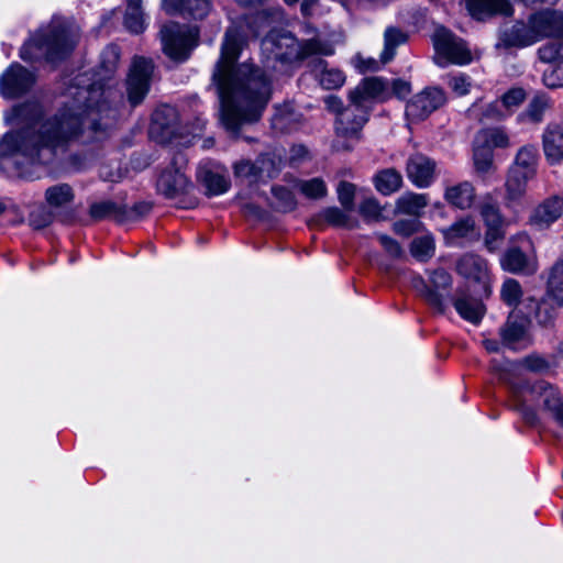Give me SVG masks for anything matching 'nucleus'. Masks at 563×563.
<instances>
[{
    "instance_id": "1",
    "label": "nucleus",
    "mask_w": 563,
    "mask_h": 563,
    "mask_svg": "<svg viewBox=\"0 0 563 563\" xmlns=\"http://www.w3.org/2000/svg\"><path fill=\"white\" fill-rule=\"evenodd\" d=\"M77 76L64 96L58 111L41 122L43 110L37 102L14 107L5 113L8 124H26L25 129L9 132L0 141V159L15 164H48L71 144L88 145L108 137L118 119L113 104L114 90L101 85H85Z\"/></svg>"
},
{
    "instance_id": "2",
    "label": "nucleus",
    "mask_w": 563,
    "mask_h": 563,
    "mask_svg": "<svg viewBox=\"0 0 563 563\" xmlns=\"http://www.w3.org/2000/svg\"><path fill=\"white\" fill-rule=\"evenodd\" d=\"M244 44L241 32L229 27L212 74L221 103V122L232 133L261 118L272 92L271 79L262 68L250 62L235 66Z\"/></svg>"
},
{
    "instance_id": "3",
    "label": "nucleus",
    "mask_w": 563,
    "mask_h": 563,
    "mask_svg": "<svg viewBox=\"0 0 563 563\" xmlns=\"http://www.w3.org/2000/svg\"><path fill=\"white\" fill-rule=\"evenodd\" d=\"M80 38V30L74 22L54 18L51 23L41 27L20 51L25 62L45 58L55 62L66 57L75 48Z\"/></svg>"
},
{
    "instance_id": "4",
    "label": "nucleus",
    "mask_w": 563,
    "mask_h": 563,
    "mask_svg": "<svg viewBox=\"0 0 563 563\" xmlns=\"http://www.w3.org/2000/svg\"><path fill=\"white\" fill-rule=\"evenodd\" d=\"M512 399L515 409L521 413L528 424H537L538 415L531 402L540 401L554 421L563 427V398L551 384L544 380H538L532 385L522 384L514 388Z\"/></svg>"
},
{
    "instance_id": "5",
    "label": "nucleus",
    "mask_w": 563,
    "mask_h": 563,
    "mask_svg": "<svg viewBox=\"0 0 563 563\" xmlns=\"http://www.w3.org/2000/svg\"><path fill=\"white\" fill-rule=\"evenodd\" d=\"M261 48L267 59H274L282 63H290L303 59L311 55L329 56L334 53V47L328 41L311 38L305 42H298L290 33L269 32L262 41Z\"/></svg>"
},
{
    "instance_id": "6",
    "label": "nucleus",
    "mask_w": 563,
    "mask_h": 563,
    "mask_svg": "<svg viewBox=\"0 0 563 563\" xmlns=\"http://www.w3.org/2000/svg\"><path fill=\"white\" fill-rule=\"evenodd\" d=\"M325 104L328 110L336 115L333 150L336 152L351 151L361 140L362 130L366 123V112L351 101L349 106L343 107L342 100L336 96H329L325 99Z\"/></svg>"
},
{
    "instance_id": "7",
    "label": "nucleus",
    "mask_w": 563,
    "mask_h": 563,
    "mask_svg": "<svg viewBox=\"0 0 563 563\" xmlns=\"http://www.w3.org/2000/svg\"><path fill=\"white\" fill-rule=\"evenodd\" d=\"M539 164V151L536 145L521 146L508 169L506 179L507 203L519 201L527 191L528 183L534 178Z\"/></svg>"
},
{
    "instance_id": "8",
    "label": "nucleus",
    "mask_w": 563,
    "mask_h": 563,
    "mask_svg": "<svg viewBox=\"0 0 563 563\" xmlns=\"http://www.w3.org/2000/svg\"><path fill=\"white\" fill-rule=\"evenodd\" d=\"M452 276L443 268L430 273L428 280L417 277L412 286L418 295L437 312L444 313L451 295Z\"/></svg>"
},
{
    "instance_id": "9",
    "label": "nucleus",
    "mask_w": 563,
    "mask_h": 563,
    "mask_svg": "<svg viewBox=\"0 0 563 563\" xmlns=\"http://www.w3.org/2000/svg\"><path fill=\"white\" fill-rule=\"evenodd\" d=\"M198 30L175 22L164 24L161 29V41L164 53L174 60H186L197 45Z\"/></svg>"
},
{
    "instance_id": "10",
    "label": "nucleus",
    "mask_w": 563,
    "mask_h": 563,
    "mask_svg": "<svg viewBox=\"0 0 563 563\" xmlns=\"http://www.w3.org/2000/svg\"><path fill=\"white\" fill-rule=\"evenodd\" d=\"M433 46L440 65L448 63L464 65L472 60L471 52L464 41L443 26L438 27L433 34Z\"/></svg>"
},
{
    "instance_id": "11",
    "label": "nucleus",
    "mask_w": 563,
    "mask_h": 563,
    "mask_svg": "<svg viewBox=\"0 0 563 563\" xmlns=\"http://www.w3.org/2000/svg\"><path fill=\"white\" fill-rule=\"evenodd\" d=\"M455 269L460 276L471 282L474 288H479L481 296L492 295L493 276L486 260L474 253H466L456 261Z\"/></svg>"
},
{
    "instance_id": "12",
    "label": "nucleus",
    "mask_w": 563,
    "mask_h": 563,
    "mask_svg": "<svg viewBox=\"0 0 563 563\" xmlns=\"http://www.w3.org/2000/svg\"><path fill=\"white\" fill-rule=\"evenodd\" d=\"M153 63L144 57H135L125 82L126 99L131 107L143 102L150 91Z\"/></svg>"
},
{
    "instance_id": "13",
    "label": "nucleus",
    "mask_w": 563,
    "mask_h": 563,
    "mask_svg": "<svg viewBox=\"0 0 563 563\" xmlns=\"http://www.w3.org/2000/svg\"><path fill=\"white\" fill-rule=\"evenodd\" d=\"M485 298V296H481L479 288H474L473 294H471L467 286H460L456 288L450 302L462 319L477 324L482 321L486 311L483 303Z\"/></svg>"
},
{
    "instance_id": "14",
    "label": "nucleus",
    "mask_w": 563,
    "mask_h": 563,
    "mask_svg": "<svg viewBox=\"0 0 563 563\" xmlns=\"http://www.w3.org/2000/svg\"><path fill=\"white\" fill-rule=\"evenodd\" d=\"M35 82V76L19 63L11 64L0 76V95L5 99L19 98Z\"/></svg>"
},
{
    "instance_id": "15",
    "label": "nucleus",
    "mask_w": 563,
    "mask_h": 563,
    "mask_svg": "<svg viewBox=\"0 0 563 563\" xmlns=\"http://www.w3.org/2000/svg\"><path fill=\"white\" fill-rule=\"evenodd\" d=\"M388 96V82L383 78L369 77L363 79L349 93L351 102L366 112V121L369 117L371 103L375 99H385Z\"/></svg>"
},
{
    "instance_id": "16",
    "label": "nucleus",
    "mask_w": 563,
    "mask_h": 563,
    "mask_svg": "<svg viewBox=\"0 0 563 563\" xmlns=\"http://www.w3.org/2000/svg\"><path fill=\"white\" fill-rule=\"evenodd\" d=\"M500 266L505 272L531 276L539 268L534 249H506L500 256Z\"/></svg>"
},
{
    "instance_id": "17",
    "label": "nucleus",
    "mask_w": 563,
    "mask_h": 563,
    "mask_svg": "<svg viewBox=\"0 0 563 563\" xmlns=\"http://www.w3.org/2000/svg\"><path fill=\"white\" fill-rule=\"evenodd\" d=\"M445 102V95L439 88H427L417 93L406 106V115L411 121L428 118Z\"/></svg>"
},
{
    "instance_id": "18",
    "label": "nucleus",
    "mask_w": 563,
    "mask_h": 563,
    "mask_svg": "<svg viewBox=\"0 0 563 563\" xmlns=\"http://www.w3.org/2000/svg\"><path fill=\"white\" fill-rule=\"evenodd\" d=\"M45 202L59 214V221L71 223L76 218V211L70 208L75 199V192L68 184L49 186L44 194Z\"/></svg>"
},
{
    "instance_id": "19",
    "label": "nucleus",
    "mask_w": 563,
    "mask_h": 563,
    "mask_svg": "<svg viewBox=\"0 0 563 563\" xmlns=\"http://www.w3.org/2000/svg\"><path fill=\"white\" fill-rule=\"evenodd\" d=\"M179 158H175L174 163L164 169L158 176L156 187L161 195L167 199H175L189 192L191 187L185 173L180 170V167L175 165Z\"/></svg>"
},
{
    "instance_id": "20",
    "label": "nucleus",
    "mask_w": 563,
    "mask_h": 563,
    "mask_svg": "<svg viewBox=\"0 0 563 563\" xmlns=\"http://www.w3.org/2000/svg\"><path fill=\"white\" fill-rule=\"evenodd\" d=\"M434 161L428 156L416 153L409 156L406 164L408 179L418 188H428L435 178Z\"/></svg>"
},
{
    "instance_id": "21",
    "label": "nucleus",
    "mask_w": 563,
    "mask_h": 563,
    "mask_svg": "<svg viewBox=\"0 0 563 563\" xmlns=\"http://www.w3.org/2000/svg\"><path fill=\"white\" fill-rule=\"evenodd\" d=\"M479 214L486 225V244L501 241L505 235L506 220L498 203L490 198L485 200L479 207Z\"/></svg>"
},
{
    "instance_id": "22",
    "label": "nucleus",
    "mask_w": 563,
    "mask_h": 563,
    "mask_svg": "<svg viewBox=\"0 0 563 563\" xmlns=\"http://www.w3.org/2000/svg\"><path fill=\"white\" fill-rule=\"evenodd\" d=\"M163 10L170 15L203 19L211 10L210 0H162Z\"/></svg>"
},
{
    "instance_id": "23",
    "label": "nucleus",
    "mask_w": 563,
    "mask_h": 563,
    "mask_svg": "<svg viewBox=\"0 0 563 563\" xmlns=\"http://www.w3.org/2000/svg\"><path fill=\"white\" fill-rule=\"evenodd\" d=\"M444 240L449 244L459 242H475L481 236V229L471 216H465L441 230Z\"/></svg>"
},
{
    "instance_id": "24",
    "label": "nucleus",
    "mask_w": 563,
    "mask_h": 563,
    "mask_svg": "<svg viewBox=\"0 0 563 563\" xmlns=\"http://www.w3.org/2000/svg\"><path fill=\"white\" fill-rule=\"evenodd\" d=\"M233 172L235 177L256 181L263 176H274V162L268 155H261L255 162L241 159L233 165Z\"/></svg>"
},
{
    "instance_id": "25",
    "label": "nucleus",
    "mask_w": 563,
    "mask_h": 563,
    "mask_svg": "<svg viewBox=\"0 0 563 563\" xmlns=\"http://www.w3.org/2000/svg\"><path fill=\"white\" fill-rule=\"evenodd\" d=\"M542 147L544 156L550 164H558L563 159V125L549 123L542 133Z\"/></svg>"
},
{
    "instance_id": "26",
    "label": "nucleus",
    "mask_w": 563,
    "mask_h": 563,
    "mask_svg": "<svg viewBox=\"0 0 563 563\" xmlns=\"http://www.w3.org/2000/svg\"><path fill=\"white\" fill-rule=\"evenodd\" d=\"M394 232L402 238L415 235L411 246H434L433 235L417 219H400L393 224Z\"/></svg>"
},
{
    "instance_id": "27",
    "label": "nucleus",
    "mask_w": 563,
    "mask_h": 563,
    "mask_svg": "<svg viewBox=\"0 0 563 563\" xmlns=\"http://www.w3.org/2000/svg\"><path fill=\"white\" fill-rule=\"evenodd\" d=\"M533 43H536V35L530 23L527 25L522 22H517L501 30L499 35V44L505 47H523Z\"/></svg>"
},
{
    "instance_id": "28",
    "label": "nucleus",
    "mask_w": 563,
    "mask_h": 563,
    "mask_svg": "<svg viewBox=\"0 0 563 563\" xmlns=\"http://www.w3.org/2000/svg\"><path fill=\"white\" fill-rule=\"evenodd\" d=\"M470 14L483 20L494 14L510 15L512 9L507 0H465Z\"/></svg>"
},
{
    "instance_id": "29",
    "label": "nucleus",
    "mask_w": 563,
    "mask_h": 563,
    "mask_svg": "<svg viewBox=\"0 0 563 563\" xmlns=\"http://www.w3.org/2000/svg\"><path fill=\"white\" fill-rule=\"evenodd\" d=\"M532 32L536 35V42L541 37L559 33L562 27L560 15L553 11H541L534 13L529 19Z\"/></svg>"
},
{
    "instance_id": "30",
    "label": "nucleus",
    "mask_w": 563,
    "mask_h": 563,
    "mask_svg": "<svg viewBox=\"0 0 563 563\" xmlns=\"http://www.w3.org/2000/svg\"><path fill=\"white\" fill-rule=\"evenodd\" d=\"M563 214V199L552 196L540 203L531 216V222L540 228L549 227Z\"/></svg>"
},
{
    "instance_id": "31",
    "label": "nucleus",
    "mask_w": 563,
    "mask_h": 563,
    "mask_svg": "<svg viewBox=\"0 0 563 563\" xmlns=\"http://www.w3.org/2000/svg\"><path fill=\"white\" fill-rule=\"evenodd\" d=\"M553 101L545 92H537L526 109L519 114L521 122L539 124L543 121L545 112L552 108Z\"/></svg>"
},
{
    "instance_id": "32",
    "label": "nucleus",
    "mask_w": 563,
    "mask_h": 563,
    "mask_svg": "<svg viewBox=\"0 0 563 563\" xmlns=\"http://www.w3.org/2000/svg\"><path fill=\"white\" fill-rule=\"evenodd\" d=\"M526 333L527 320L514 314L508 317L506 323L499 330L503 343L514 350L525 340Z\"/></svg>"
},
{
    "instance_id": "33",
    "label": "nucleus",
    "mask_w": 563,
    "mask_h": 563,
    "mask_svg": "<svg viewBox=\"0 0 563 563\" xmlns=\"http://www.w3.org/2000/svg\"><path fill=\"white\" fill-rule=\"evenodd\" d=\"M444 199L459 209H468L475 199V189L470 181L449 186L444 191Z\"/></svg>"
},
{
    "instance_id": "34",
    "label": "nucleus",
    "mask_w": 563,
    "mask_h": 563,
    "mask_svg": "<svg viewBox=\"0 0 563 563\" xmlns=\"http://www.w3.org/2000/svg\"><path fill=\"white\" fill-rule=\"evenodd\" d=\"M428 205L429 196L427 194L408 191L396 200V211L402 214L419 217Z\"/></svg>"
},
{
    "instance_id": "35",
    "label": "nucleus",
    "mask_w": 563,
    "mask_h": 563,
    "mask_svg": "<svg viewBox=\"0 0 563 563\" xmlns=\"http://www.w3.org/2000/svg\"><path fill=\"white\" fill-rule=\"evenodd\" d=\"M318 218L338 228L353 229L358 225V221L352 216V211L344 208L328 207L318 214Z\"/></svg>"
},
{
    "instance_id": "36",
    "label": "nucleus",
    "mask_w": 563,
    "mask_h": 563,
    "mask_svg": "<svg viewBox=\"0 0 563 563\" xmlns=\"http://www.w3.org/2000/svg\"><path fill=\"white\" fill-rule=\"evenodd\" d=\"M176 110L172 107L157 109L152 118L151 132L161 131L162 139L167 140L175 132Z\"/></svg>"
},
{
    "instance_id": "37",
    "label": "nucleus",
    "mask_w": 563,
    "mask_h": 563,
    "mask_svg": "<svg viewBox=\"0 0 563 563\" xmlns=\"http://www.w3.org/2000/svg\"><path fill=\"white\" fill-rule=\"evenodd\" d=\"M301 120V115L297 113L291 104L276 107L272 118V125L280 132H290L297 128Z\"/></svg>"
},
{
    "instance_id": "38",
    "label": "nucleus",
    "mask_w": 563,
    "mask_h": 563,
    "mask_svg": "<svg viewBox=\"0 0 563 563\" xmlns=\"http://www.w3.org/2000/svg\"><path fill=\"white\" fill-rule=\"evenodd\" d=\"M374 183L380 194L388 196L400 189L402 186V176L395 168H386L375 175Z\"/></svg>"
},
{
    "instance_id": "39",
    "label": "nucleus",
    "mask_w": 563,
    "mask_h": 563,
    "mask_svg": "<svg viewBox=\"0 0 563 563\" xmlns=\"http://www.w3.org/2000/svg\"><path fill=\"white\" fill-rule=\"evenodd\" d=\"M197 176L206 187L208 195H221L230 188V181L224 176L211 170L200 168Z\"/></svg>"
},
{
    "instance_id": "40",
    "label": "nucleus",
    "mask_w": 563,
    "mask_h": 563,
    "mask_svg": "<svg viewBox=\"0 0 563 563\" xmlns=\"http://www.w3.org/2000/svg\"><path fill=\"white\" fill-rule=\"evenodd\" d=\"M547 295L553 298L558 306H563V261H558L550 271Z\"/></svg>"
},
{
    "instance_id": "41",
    "label": "nucleus",
    "mask_w": 563,
    "mask_h": 563,
    "mask_svg": "<svg viewBox=\"0 0 563 563\" xmlns=\"http://www.w3.org/2000/svg\"><path fill=\"white\" fill-rule=\"evenodd\" d=\"M296 189L307 199L321 200L328 195V187L320 177L300 179L296 183Z\"/></svg>"
},
{
    "instance_id": "42",
    "label": "nucleus",
    "mask_w": 563,
    "mask_h": 563,
    "mask_svg": "<svg viewBox=\"0 0 563 563\" xmlns=\"http://www.w3.org/2000/svg\"><path fill=\"white\" fill-rule=\"evenodd\" d=\"M89 216L95 221L106 219L123 220V213L120 207L110 200H101L91 203L89 207Z\"/></svg>"
},
{
    "instance_id": "43",
    "label": "nucleus",
    "mask_w": 563,
    "mask_h": 563,
    "mask_svg": "<svg viewBox=\"0 0 563 563\" xmlns=\"http://www.w3.org/2000/svg\"><path fill=\"white\" fill-rule=\"evenodd\" d=\"M407 41V35L399 29L389 26L384 33V49L382 52V62H390L396 53V48Z\"/></svg>"
},
{
    "instance_id": "44",
    "label": "nucleus",
    "mask_w": 563,
    "mask_h": 563,
    "mask_svg": "<svg viewBox=\"0 0 563 563\" xmlns=\"http://www.w3.org/2000/svg\"><path fill=\"white\" fill-rule=\"evenodd\" d=\"M142 0H128L126 12L124 16V25L126 29L135 34H139L145 29V18L141 9Z\"/></svg>"
},
{
    "instance_id": "45",
    "label": "nucleus",
    "mask_w": 563,
    "mask_h": 563,
    "mask_svg": "<svg viewBox=\"0 0 563 563\" xmlns=\"http://www.w3.org/2000/svg\"><path fill=\"white\" fill-rule=\"evenodd\" d=\"M475 142L476 144L484 145L490 151H493L495 147H508L510 143L506 132L498 128L482 130L478 132Z\"/></svg>"
},
{
    "instance_id": "46",
    "label": "nucleus",
    "mask_w": 563,
    "mask_h": 563,
    "mask_svg": "<svg viewBox=\"0 0 563 563\" xmlns=\"http://www.w3.org/2000/svg\"><path fill=\"white\" fill-rule=\"evenodd\" d=\"M272 206L279 212H291L297 207V200L288 188L274 186L272 188Z\"/></svg>"
},
{
    "instance_id": "47",
    "label": "nucleus",
    "mask_w": 563,
    "mask_h": 563,
    "mask_svg": "<svg viewBox=\"0 0 563 563\" xmlns=\"http://www.w3.org/2000/svg\"><path fill=\"white\" fill-rule=\"evenodd\" d=\"M56 219L59 220V214H57L47 203L34 207L29 216L30 224L34 229L45 228Z\"/></svg>"
},
{
    "instance_id": "48",
    "label": "nucleus",
    "mask_w": 563,
    "mask_h": 563,
    "mask_svg": "<svg viewBox=\"0 0 563 563\" xmlns=\"http://www.w3.org/2000/svg\"><path fill=\"white\" fill-rule=\"evenodd\" d=\"M522 294L520 283L514 278H507L501 285L500 298L509 307L516 308L521 301Z\"/></svg>"
},
{
    "instance_id": "49",
    "label": "nucleus",
    "mask_w": 563,
    "mask_h": 563,
    "mask_svg": "<svg viewBox=\"0 0 563 563\" xmlns=\"http://www.w3.org/2000/svg\"><path fill=\"white\" fill-rule=\"evenodd\" d=\"M471 111L483 123L500 121L508 117V111L504 109V107L499 100H495V101L486 104L482 109L481 113H477V108H473Z\"/></svg>"
},
{
    "instance_id": "50",
    "label": "nucleus",
    "mask_w": 563,
    "mask_h": 563,
    "mask_svg": "<svg viewBox=\"0 0 563 563\" xmlns=\"http://www.w3.org/2000/svg\"><path fill=\"white\" fill-rule=\"evenodd\" d=\"M539 57L550 65L563 64V41H552L541 46Z\"/></svg>"
},
{
    "instance_id": "51",
    "label": "nucleus",
    "mask_w": 563,
    "mask_h": 563,
    "mask_svg": "<svg viewBox=\"0 0 563 563\" xmlns=\"http://www.w3.org/2000/svg\"><path fill=\"white\" fill-rule=\"evenodd\" d=\"M358 213L366 222L383 219V208L374 197L365 198L358 206Z\"/></svg>"
},
{
    "instance_id": "52",
    "label": "nucleus",
    "mask_w": 563,
    "mask_h": 563,
    "mask_svg": "<svg viewBox=\"0 0 563 563\" xmlns=\"http://www.w3.org/2000/svg\"><path fill=\"white\" fill-rule=\"evenodd\" d=\"M553 298L545 295V297L538 302L536 308V319L538 323L542 325H549L552 323L556 316V308L553 305Z\"/></svg>"
},
{
    "instance_id": "53",
    "label": "nucleus",
    "mask_w": 563,
    "mask_h": 563,
    "mask_svg": "<svg viewBox=\"0 0 563 563\" xmlns=\"http://www.w3.org/2000/svg\"><path fill=\"white\" fill-rule=\"evenodd\" d=\"M526 99V91L522 88H511L501 96L500 103L510 115Z\"/></svg>"
},
{
    "instance_id": "54",
    "label": "nucleus",
    "mask_w": 563,
    "mask_h": 563,
    "mask_svg": "<svg viewBox=\"0 0 563 563\" xmlns=\"http://www.w3.org/2000/svg\"><path fill=\"white\" fill-rule=\"evenodd\" d=\"M355 191V185L345 180L339 183L336 194L338 200L341 203L342 208L351 211L354 210Z\"/></svg>"
},
{
    "instance_id": "55",
    "label": "nucleus",
    "mask_w": 563,
    "mask_h": 563,
    "mask_svg": "<svg viewBox=\"0 0 563 563\" xmlns=\"http://www.w3.org/2000/svg\"><path fill=\"white\" fill-rule=\"evenodd\" d=\"M319 82L325 89H336L344 84L345 77L342 71L338 69L322 68L319 74Z\"/></svg>"
},
{
    "instance_id": "56",
    "label": "nucleus",
    "mask_w": 563,
    "mask_h": 563,
    "mask_svg": "<svg viewBox=\"0 0 563 563\" xmlns=\"http://www.w3.org/2000/svg\"><path fill=\"white\" fill-rule=\"evenodd\" d=\"M542 81L550 89L563 87V64L549 65L543 71Z\"/></svg>"
},
{
    "instance_id": "57",
    "label": "nucleus",
    "mask_w": 563,
    "mask_h": 563,
    "mask_svg": "<svg viewBox=\"0 0 563 563\" xmlns=\"http://www.w3.org/2000/svg\"><path fill=\"white\" fill-rule=\"evenodd\" d=\"M474 164L477 172L487 173L493 166V152L482 144H476Z\"/></svg>"
},
{
    "instance_id": "58",
    "label": "nucleus",
    "mask_w": 563,
    "mask_h": 563,
    "mask_svg": "<svg viewBox=\"0 0 563 563\" xmlns=\"http://www.w3.org/2000/svg\"><path fill=\"white\" fill-rule=\"evenodd\" d=\"M120 53L117 46H108L101 54V68L104 70L106 76L112 74L119 63Z\"/></svg>"
},
{
    "instance_id": "59",
    "label": "nucleus",
    "mask_w": 563,
    "mask_h": 563,
    "mask_svg": "<svg viewBox=\"0 0 563 563\" xmlns=\"http://www.w3.org/2000/svg\"><path fill=\"white\" fill-rule=\"evenodd\" d=\"M385 256H387L390 261L388 262H378L377 265L385 271H389L394 267L393 261L406 257V254L402 252V249H383Z\"/></svg>"
},
{
    "instance_id": "60",
    "label": "nucleus",
    "mask_w": 563,
    "mask_h": 563,
    "mask_svg": "<svg viewBox=\"0 0 563 563\" xmlns=\"http://www.w3.org/2000/svg\"><path fill=\"white\" fill-rule=\"evenodd\" d=\"M450 87L456 95L464 96L470 91L471 81L464 75L455 76L451 78Z\"/></svg>"
},
{
    "instance_id": "61",
    "label": "nucleus",
    "mask_w": 563,
    "mask_h": 563,
    "mask_svg": "<svg viewBox=\"0 0 563 563\" xmlns=\"http://www.w3.org/2000/svg\"><path fill=\"white\" fill-rule=\"evenodd\" d=\"M523 366L531 372H541L547 369L548 362L539 355H528L523 358Z\"/></svg>"
},
{
    "instance_id": "62",
    "label": "nucleus",
    "mask_w": 563,
    "mask_h": 563,
    "mask_svg": "<svg viewBox=\"0 0 563 563\" xmlns=\"http://www.w3.org/2000/svg\"><path fill=\"white\" fill-rule=\"evenodd\" d=\"M410 256L418 263H427L434 256V249H409Z\"/></svg>"
},
{
    "instance_id": "63",
    "label": "nucleus",
    "mask_w": 563,
    "mask_h": 563,
    "mask_svg": "<svg viewBox=\"0 0 563 563\" xmlns=\"http://www.w3.org/2000/svg\"><path fill=\"white\" fill-rule=\"evenodd\" d=\"M393 93L399 98L406 97L410 92V85L401 79H396L391 84Z\"/></svg>"
},
{
    "instance_id": "64",
    "label": "nucleus",
    "mask_w": 563,
    "mask_h": 563,
    "mask_svg": "<svg viewBox=\"0 0 563 563\" xmlns=\"http://www.w3.org/2000/svg\"><path fill=\"white\" fill-rule=\"evenodd\" d=\"M152 209V205L150 202H140L136 203L130 212V218L133 220H139L143 216L147 214Z\"/></svg>"
}]
</instances>
